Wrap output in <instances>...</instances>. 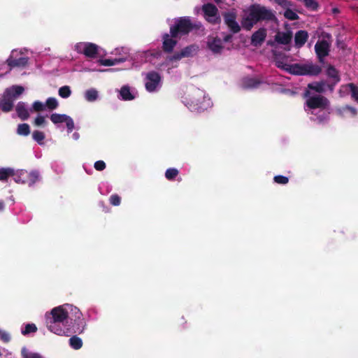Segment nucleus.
Segmentation results:
<instances>
[{
    "mask_svg": "<svg viewBox=\"0 0 358 358\" xmlns=\"http://www.w3.org/2000/svg\"><path fill=\"white\" fill-rule=\"evenodd\" d=\"M100 205H101V206H104V202H103V201H101V202H100Z\"/></svg>",
    "mask_w": 358,
    "mask_h": 358,
    "instance_id": "59",
    "label": "nucleus"
},
{
    "mask_svg": "<svg viewBox=\"0 0 358 358\" xmlns=\"http://www.w3.org/2000/svg\"><path fill=\"white\" fill-rule=\"evenodd\" d=\"M309 94H310V92L307 90V91L305 92V96H308Z\"/></svg>",
    "mask_w": 358,
    "mask_h": 358,
    "instance_id": "58",
    "label": "nucleus"
},
{
    "mask_svg": "<svg viewBox=\"0 0 358 358\" xmlns=\"http://www.w3.org/2000/svg\"><path fill=\"white\" fill-rule=\"evenodd\" d=\"M326 74L336 83L341 81V77L338 71L331 64H329L326 69Z\"/></svg>",
    "mask_w": 358,
    "mask_h": 358,
    "instance_id": "24",
    "label": "nucleus"
},
{
    "mask_svg": "<svg viewBox=\"0 0 358 358\" xmlns=\"http://www.w3.org/2000/svg\"><path fill=\"white\" fill-rule=\"evenodd\" d=\"M232 39V35L231 34H227L224 36L223 41L225 43L230 42Z\"/></svg>",
    "mask_w": 358,
    "mask_h": 358,
    "instance_id": "53",
    "label": "nucleus"
},
{
    "mask_svg": "<svg viewBox=\"0 0 358 358\" xmlns=\"http://www.w3.org/2000/svg\"><path fill=\"white\" fill-rule=\"evenodd\" d=\"M184 101L187 107L193 112L201 113L207 108L205 92L199 88H193Z\"/></svg>",
    "mask_w": 358,
    "mask_h": 358,
    "instance_id": "4",
    "label": "nucleus"
},
{
    "mask_svg": "<svg viewBox=\"0 0 358 358\" xmlns=\"http://www.w3.org/2000/svg\"><path fill=\"white\" fill-rule=\"evenodd\" d=\"M15 176V171L11 168L0 169V180L6 181L10 176Z\"/></svg>",
    "mask_w": 358,
    "mask_h": 358,
    "instance_id": "29",
    "label": "nucleus"
},
{
    "mask_svg": "<svg viewBox=\"0 0 358 358\" xmlns=\"http://www.w3.org/2000/svg\"><path fill=\"white\" fill-rule=\"evenodd\" d=\"M110 203L113 206H117L121 203V197L117 194H112L109 198Z\"/></svg>",
    "mask_w": 358,
    "mask_h": 358,
    "instance_id": "42",
    "label": "nucleus"
},
{
    "mask_svg": "<svg viewBox=\"0 0 358 358\" xmlns=\"http://www.w3.org/2000/svg\"><path fill=\"white\" fill-rule=\"evenodd\" d=\"M332 11L334 13H336L339 12V10L337 8H333Z\"/></svg>",
    "mask_w": 358,
    "mask_h": 358,
    "instance_id": "56",
    "label": "nucleus"
},
{
    "mask_svg": "<svg viewBox=\"0 0 358 358\" xmlns=\"http://www.w3.org/2000/svg\"><path fill=\"white\" fill-rule=\"evenodd\" d=\"M322 72V67L317 64H305L304 76H316Z\"/></svg>",
    "mask_w": 358,
    "mask_h": 358,
    "instance_id": "21",
    "label": "nucleus"
},
{
    "mask_svg": "<svg viewBox=\"0 0 358 358\" xmlns=\"http://www.w3.org/2000/svg\"><path fill=\"white\" fill-rule=\"evenodd\" d=\"M292 34L290 32H278L275 36V41L282 45H288L292 41Z\"/></svg>",
    "mask_w": 358,
    "mask_h": 358,
    "instance_id": "22",
    "label": "nucleus"
},
{
    "mask_svg": "<svg viewBox=\"0 0 358 358\" xmlns=\"http://www.w3.org/2000/svg\"><path fill=\"white\" fill-rule=\"evenodd\" d=\"M94 169L96 171H103V170H104L106 169V163L103 161L99 160V161H96L94 163Z\"/></svg>",
    "mask_w": 358,
    "mask_h": 358,
    "instance_id": "47",
    "label": "nucleus"
},
{
    "mask_svg": "<svg viewBox=\"0 0 358 358\" xmlns=\"http://www.w3.org/2000/svg\"><path fill=\"white\" fill-rule=\"evenodd\" d=\"M17 134L20 136H27L30 134V127L27 123L20 124L17 126Z\"/></svg>",
    "mask_w": 358,
    "mask_h": 358,
    "instance_id": "31",
    "label": "nucleus"
},
{
    "mask_svg": "<svg viewBox=\"0 0 358 358\" xmlns=\"http://www.w3.org/2000/svg\"><path fill=\"white\" fill-rule=\"evenodd\" d=\"M179 171L176 168H169L165 172V177L169 180H173L178 175Z\"/></svg>",
    "mask_w": 358,
    "mask_h": 358,
    "instance_id": "35",
    "label": "nucleus"
},
{
    "mask_svg": "<svg viewBox=\"0 0 358 358\" xmlns=\"http://www.w3.org/2000/svg\"><path fill=\"white\" fill-rule=\"evenodd\" d=\"M201 9L203 17L207 22L214 25L219 24L221 22L218 8L213 3H204Z\"/></svg>",
    "mask_w": 358,
    "mask_h": 358,
    "instance_id": "7",
    "label": "nucleus"
},
{
    "mask_svg": "<svg viewBox=\"0 0 358 358\" xmlns=\"http://www.w3.org/2000/svg\"><path fill=\"white\" fill-rule=\"evenodd\" d=\"M145 89L149 92L156 90L157 86L161 82L162 77L159 73L152 71L146 74Z\"/></svg>",
    "mask_w": 358,
    "mask_h": 358,
    "instance_id": "12",
    "label": "nucleus"
},
{
    "mask_svg": "<svg viewBox=\"0 0 358 358\" xmlns=\"http://www.w3.org/2000/svg\"><path fill=\"white\" fill-rule=\"evenodd\" d=\"M275 2L280 6L282 8H285L287 10V8H289L292 6V3L291 1L288 0H274Z\"/></svg>",
    "mask_w": 358,
    "mask_h": 358,
    "instance_id": "45",
    "label": "nucleus"
},
{
    "mask_svg": "<svg viewBox=\"0 0 358 358\" xmlns=\"http://www.w3.org/2000/svg\"><path fill=\"white\" fill-rule=\"evenodd\" d=\"M203 29L202 23L198 20L192 21L189 16L175 19L174 24L170 27L171 36L180 38L188 35L192 31Z\"/></svg>",
    "mask_w": 358,
    "mask_h": 358,
    "instance_id": "3",
    "label": "nucleus"
},
{
    "mask_svg": "<svg viewBox=\"0 0 358 358\" xmlns=\"http://www.w3.org/2000/svg\"><path fill=\"white\" fill-rule=\"evenodd\" d=\"M45 104L39 101H36L32 104V109L36 112H40L45 110Z\"/></svg>",
    "mask_w": 358,
    "mask_h": 358,
    "instance_id": "44",
    "label": "nucleus"
},
{
    "mask_svg": "<svg viewBox=\"0 0 358 358\" xmlns=\"http://www.w3.org/2000/svg\"><path fill=\"white\" fill-rule=\"evenodd\" d=\"M177 38H173L171 36V33H165L162 35V50L165 53L173 52L175 47L178 43Z\"/></svg>",
    "mask_w": 358,
    "mask_h": 358,
    "instance_id": "15",
    "label": "nucleus"
},
{
    "mask_svg": "<svg viewBox=\"0 0 358 358\" xmlns=\"http://www.w3.org/2000/svg\"><path fill=\"white\" fill-rule=\"evenodd\" d=\"M207 47L214 53L219 54L221 53L222 50L224 48L222 45V41L218 37H213L212 38H209L207 42Z\"/></svg>",
    "mask_w": 358,
    "mask_h": 358,
    "instance_id": "18",
    "label": "nucleus"
},
{
    "mask_svg": "<svg viewBox=\"0 0 358 358\" xmlns=\"http://www.w3.org/2000/svg\"><path fill=\"white\" fill-rule=\"evenodd\" d=\"M45 122V117L41 115H38L34 120V124L36 126H41Z\"/></svg>",
    "mask_w": 358,
    "mask_h": 358,
    "instance_id": "49",
    "label": "nucleus"
},
{
    "mask_svg": "<svg viewBox=\"0 0 358 358\" xmlns=\"http://www.w3.org/2000/svg\"><path fill=\"white\" fill-rule=\"evenodd\" d=\"M22 354L23 358H42L38 353L25 352L24 350L22 351Z\"/></svg>",
    "mask_w": 358,
    "mask_h": 358,
    "instance_id": "48",
    "label": "nucleus"
},
{
    "mask_svg": "<svg viewBox=\"0 0 358 358\" xmlns=\"http://www.w3.org/2000/svg\"><path fill=\"white\" fill-rule=\"evenodd\" d=\"M15 110L18 117L21 120L24 121L29 117V113L24 102H18L16 106Z\"/></svg>",
    "mask_w": 358,
    "mask_h": 358,
    "instance_id": "19",
    "label": "nucleus"
},
{
    "mask_svg": "<svg viewBox=\"0 0 358 358\" xmlns=\"http://www.w3.org/2000/svg\"><path fill=\"white\" fill-rule=\"evenodd\" d=\"M73 136V137H74L76 139H77V138H78V134H77V133H74Z\"/></svg>",
    "mask_w": 358,
    "mask_h": 358,
    "instance_id": "57",
    "label": "nucleus"
},
{
    "mask_svg": "<svg viewBox=\"0 0 358 358\" xmlns=\"http://www.w3.org/2000/svg\"><path fill=\"white\" fill-rule=\"evenodd\" d=\"M85 98L88 101H94L98 98V92L93 88L87 90L85 93Z\"/></svg>",
    "mask_w": 358,
    "mask_h": 358,
    "instance_id": "32",
    "label": "nucleus"
},
{
    "mask_svg": "<svg viewBox=\"0 0 358 358\" xmlns=\"http://www.w3.org/2000/svg\"><path fill=\"white\" fill-rule=\"evenodd\" d=\"M266 37V29L265 28H259L255 31L251 36V44L254 46L261 45L265 41Z\"/></svg>",
    "mask_w": 358,
    "mask_h": 358,
    "instance_id": "16",
    "label": "nucleus"
},
{
    "mask_svg": "<svg viewBox=\"0 0 358 358\" xmlns=\"http://www.w3.org/2000/svg\"><path fill=\"white\" fill-rule=\"evenodd\" d=\"M277 22L278 19L271 9L261 4L254 3L248 8V15L241 20L244 29L250 31L259 22Z\"/></svg>",
    "mask_w": 358,
    "mask_h": 358,
    "instance_id": "1",
    "label": "nucleus"
},
{
    "mask_svg": "<svg viewBox=\"0 0 358 358\" xmlns=\"http://www.w3.org/2000/svg\"><path fill=\"white\" fill-rule=\"evenodd\" d=\"M69 345L74 350H79L83 346V341L77 336H73L69 339Z\"/></svg>",
    "mask_w": 358,
    "mask_h": 358,
    "instance_id": "30",
    "label": "nucleus"
},
{
    "mask_svg": "<svg viewBox=\"0 0 358 358\" xmlns=\"http://www.w3.org/2000/svg\"><path fill=\"white\" fill-rule=\"evenodd\" d=\"M37 331V327L35 324H27L25 325L24 329L22 330V334L24 336L31 333H35Z\"/></svg>",
    "mask_w": 358,
    "mask_h": 358,
    "instance_id": "39",
    "label": "nucleus"
},
{
    "mask_svg": "<svg viewBox=\"0 0 358 358\" xmlns=\"http://www.w3.org/2000/svg\"><path fill=\"white\" fill-rule=\"evenodd\" d=\"M75 50L83 54L86 57L94 59L98 55L99 46L92 43H78L75 45Z\"/></svg>",
    "mask_w": 358,
    "mask_h": 358,
    "instance_id": "9",
    "label": "nucleus"
},
{
    "mask_svg": "<svg viewBox=\"0 0 358 358\" xmlns=\"http://www.w3.org/2000/svg\"><path fill=\"white\" fill-rule=\"evenodd\" d=\"M24 91V88L20 85H13L6 88L0 97V108L3 112L11 111L14 106V101L17 99Z\"/></svg>",
    "mask_w": 358,
    "mask_h": 358,
    "instance_id": "5",
    "label": "nucleus"
},
{
    "mask_svg": "<svg viewBox=\"0 0 358 358\" xmlns=\"http://www.w3.org/2000/svg\"><path fill=\"white\" fill-rule=\"evenodd\" d=\"M120 94L124 101H131L135 98L130 92V87L127 85H124L121 87Z\"/></svg>",
    "mask_w": 358,
    "mask_h": 358,
    "instance_id": "27",
    "label": "nucleus"
},
{
    "mask_svg": "<svg viewBox=\"0 0 358 358\" xmlns=\"http://www.w3.org/2000/svg\"><path fill=\"white\" fill-rule=\"evenodd\" d=\"M66 115L65 114L52 113L50 118L54 124H59L64 122Z\"/></svg>",
    "mask_w": 358,
    "mask_h": 358,
    "instance_id": "33",
    "label": "nucleus"
},
{
    "mask_svg": "<svg viewBox=\"0 0 358 358\" xmlns=\"http://www.w3.org/2000/svg\"><path fill=\"white\" fill-rule=\"evenodd\" d=\"M308 34L306 31L300 30L296 31L294 36L295 46L296 48H301L307 41Z\"/></svg>",
    "mask_w": 358,
    "mask_h": 358,
    "instance_id": "20",
    "label": "nucleus"
},
{
    "mask_svg": "<svg viewBox=\"0 0 358 358\" xmlns=\"http://www.w3.org/2000/svg\"><path fill=\"white\" fill-rule=\"evenodd\" d=\"M58 93L62 98L66 99L71 96V90L69 86L64 85L59 89Z\"/></svg>",
    "mask_w": 358,
    "mask_h": 358,
    "instance_id": "36",
    "label": "nucleus"
},
{
    "mask_svg": "<svg viewBox=\"0 0 358 358\" xmlns=\"http://www.w3.org/2000/svg\"><path fill=\"white\" fill-rule=\"evenodd\" d=\"M284 16L289 20H296L299 19V15L290 8L285 10Z\"/></svg>",
    "mask_w": 358,
    "mask_h": 358,
    "instance_id": "40",
    "label": "nucleus"
},
{
    "mask_svg": "<svg viewBox=\"0 0 358 358\" xmlns=\"http://www.w3.org/2000/svg\"><path fill=\"white\" fill-rule=\"evenodd\" d=\"M0 338L5 343H8L10 339V336L7 333L2 331L1 332Z\"/></svg>",
    "mask_w": 358,
    "mask_h": 358,
    "instance_id": "51",
    "label": "nucleus"
},
{
    "mask_svg": "<svg viewBox=\"0 0 358 358\" xmlns=\"http://www.w3.org/2000/svg\"><path fill=\"white\" fill-rule=\"evenodd\" d=\"M4 208V203L2 201H0V211Z\"/></svg>",
    "mask_w": 358,
    "mask_h": 358,
    "instance_id": "54",
    "label": "nucleus"
},
{
    "mask_svg": "<svg viewBox=\"0 0 358 358\" xmlns=\"http://www.w3.org/2000/svg\"><path fill=\"white\" fill-rule=\"evenodd\" d=\"M275 182L280 185H285L289 182V178L286 176L278 175L273 178Z\"/></svg>",
    "mask_w": 358,
    "mask_h": 358,
    "instance_id": "43",
    "label": "nucleus"
},
{
    "mask_svg": "<svg viewBox=\"0 0 358 358\" xmlns=\"http://www.w3.org/2000/svg\"><path fill=\"white\" fill-rule=\"evenodd\" d=\"M217 3H219L220 0H215Z\"/></svg>",
    "mask_w": 358,
    "mask_h": 358,
    "instance_id": "60",
    "label": "nucleus"
},
{
    "mask_svg": "<svg viewBox=\"0 0 358 358\" xmlns=\"http://www.w3.org/2000/svg\"><path fill=\"white\" fill-rule=\"evenodd\" d=\"M303 3L306 8L312 10H317L319 7L316 0H303Z\"/></svg>",
    "mask_w": 358,
    "mask_h": 358,
    "instance_id": "41",
    "label": "nucleus"
},
{
    "mask_svg": "<svg viewBox=\"0 0 358 358\" xmlns=\"http://www.w3.org/2000/svg\"><path fill=\"white\" fill-rule=\"evenodd\" d=\"M222 15L225 24L228 27L232 33L237 34L241 31V26L236 22V13L224 12Z\"/></svg>",
    "mask_w": 358,
    "mask_h": 358,
    "instance_id": "13",
    "label": "nucleus"
},
{
    "mask_svg": "<svg viewBox=\"0 0 358 358\" xmlns=\"http://www.w3.org/2000/svg\"><path fill=\"white\" fill-rule=\"evenodd\" d=\"M199 50L196 44L189 45L180 51L175 52L172 55L166 57V61L169 62H178L185 57H192L196 55Z\"/></svg>",
    "mask_w": 358,
    "mask_h": 358,
    "instance_id": "6",
    "label": "nucleus"
},
{
    "mask_svg": "<svg viewBox=\"0 0 358 358\" xmlns=\"http://www.w3.org/2000/svg\"><path fill=\"white\" fill-rule=\"evenodd\" d=\"M347 87L350 90L351 97L358 102V87L352 83H348Z\"/></svg>",
    "mask_w": 358,
    "mask_h": 358,
    "instance_id": "38",
    "label": "nucleus"
},
{
    "mask_svg": "<svg viewBox=\"0 0 358 358\" xmlns=\"http://www.w3.org/2000/svg\"><path fill=\"white\" fill-rule=\"evenodd\" d=\"M68 317V312L62 306L55 307L45 315L46 326L54 334L62 335L65 333L64 327L67 323Z\"/></svg>",
    "mask_w": 358,
    "mask_h": 358,
    "instance_id": "2",
    "label": "nucleus"
},
{
    "mask_svg": "<svg viewBox=\"0 0 358 358\" xmlns=\"http://www.w3.org/2000/svg\"><path fill=\"white\" fill-rule=\"evenodd\" d=\"M263 83V81L260 78H252V77H244L242 79V87L245 90L256 89Z\"/></svg>",
    "mask_w": 358,
    "mask_h": 358,
    "instance_id": "17",
    "label": "nucleus"
},
{
    "mask_svg": "<svg viewBox=\"0 0 358 358\" xmlns=\"http://www.w3.org/2000/svg\"><path fill=\"white\" fill-rule=\"evenodd\" d=\"M276 66L278 67V68H280L288 72V68H289V66L291 65L289 64H283V62H276Z\"/></svg>",
    "mask_w": 358,
    "mask_h": 358,
    "instance_id": "50",
    "label": "nucleus"
},
{
    "mask_svg": "<svg viewBox=\"0 0 358 358\" xmlns=\"http://www.w3.org/2000/svg\"><path fill=\"white\" fill-rule=\"evenodd\" d=\"M337 114L341 117L344 116L345 112H349L352 117H355L357 115V110L356 108L349 105H345L341 108L336 110Z\"/></svg>",
    "mask_w": 358,
    "mask_h": 358,
    "instance_id": "28",
    "label": "nucleus"
},
{
    "mask_svg": "<svg viewBox=\"0 0 358 358\" xmlns=\"http://www.w3.org/2000/svg\"><path fill=\"white\" fill-rule=\"evenodd\" d=\"M17 53V50H13L6 61V63L10 67V70L15 67H24L28 64L29 58L27 57L16 58L15 55Z\"/></svg>",
    "mask_w": 358,
    "mask_h": 358,
    "instance_id": "14",
    "label": "nucleus"
},
{
    "mask_svg": "<svg viewBox=\"0 0 358 358\" xmlns=\"http://www.w3.org/2000/svg\"><path fill=\"white\" fill-rule=\"evenodd\" d=\"M317 119L319 120L320 122H322L324 120V117L322 116H318Z\"/></svg>",
    "mask_w": 358,
    "mask_h": 358,
    "instance_id": "55",
    "label": "nucleus"
},
{
    "mask_svg": "<svg viewBox=\"0 0 358 358\" xmlns=\"http://www.w3.org/2000/svg\"><path fill=\"white\" fill-rule=\"evenodd\" d=\"M315 52L320 64L324 63V58L329 55L330 44L324 39L319 40L315 45Z\"/></svg>",
    "mask_w": 358,
    "mask_h": 358,
    "instance_id": "11",
    "label": "nucleus"
},
{
    "mask_svg": "<svg viewBox=\"0 0 358 358\" xmlns=\"http://www.w3.org/2000/svg\"><path fill=\"white\" fill-rule=\"evenodd\" d=\"M306 104L310 109H326L330 105L329 99L322 95L310 96L306 101Z\"/></svg>",
    "mask_w": 358,
    "mask_h": 358,
    "instance_id": "10",
    "label": "nucleus"
},
{
    "mask_svg": "<svg viewBox=\"0 0 358 358\" xmlns=\"http://www.w3.org/2000/svg\"><path fill=\"white\" fill-rule=\"evenodd\" d=\"M326 81L313 82L308 84V88L317 93H323L325 91Z\"/></svg>",
    "mask_w": 358,
    "mask_h": 358,
    "instance_id": "26",
    "label": "nucleus"
},
{
    "mask_svg": "<svg viewBox=\"0 0 358 358\" xmlns=\"http://www.w3.org/2000/svg\"><path fill=\"white\" fill-rule=\"evenodd\" d=\"M14 180L17 183L27 184L31 186L34 185L39 178V173L36 171L28 172L21 170L17 173H15Z\"/></svg>",
    "mask_w": 358,
    "mask_h": 358,
    "instance_id": "8",
    "label": "nucleus"
},
{
    "mask_svg": "<svg viewBox=\"0 0 358 358\" xmlns=\"http://www.w3.org/2000/svg\"><path fill=\"white\" fill-rule=\"evenodd\" d=\"M64 122L66 124L68 131L71 132L74 129V122L73 119L71 117L66 115Z\"/></svg>",
    "mask_w": 358,
    "mask_h": 358,
    "instance_id": "46",
    "label": "nucleus"
},
{
    "mask_svg": "<svg viewBox=\"0 0 358 358\" xmlns=\"http://www.w3.org/2000/svg\"><path fill=\"white\" fill-rule=\"evenodd\" d=\"M128 59V56L115 58V59H101L99 63L104 66H111L120 63H122Z\"/></svg>",
    "mask_w": 358,
    "mask_h": 358,
    "instance_id": "23",
    "label": "nucleus"
},
{
    "mask_svg": "<svg viewBox=\"0 0 358 358\" xmlns=\"http://www.w3.org/2000/svg\"><path fill=\"white\" fill-rule=\"evenodd\" d=\"M288 72L292 75L304 76L305 64H294L288 68Z\"/></svg>",
    "mask_w": 358,
    "mask_h": 358,
    "instance_id": "25",
    "label": "nucleus"
},
{
    "mask_svg": "<svg viewBox=\"0 0 358 358\" xmlns=\"http://www.w3.org/2000/svg\"><path fill=\"white\" fill-rule=\"evenodd\" d=\"M32 137L39 145L43 144V141L45 138V134L41 131H34L32 134Z\"/></svg>",
    "mask_w": 358,
    "mask_h": 358,
    "instance_id": "34",
    "label": "nucleus"
},
{
    "mask_svg": "<svg viewBox=\"0 0 358 358\" xmlns=\"http://www.w3.org/2000/svg\"><path fill=\"white\" fill-rule=\"evenodd\" d=\"M337 83H336V81L333 80V82H332V83H329V84H327V83H326V86L327 87L328 90H329L331 92H334V87H335V86H336V85Z\"/></svg>",
    "mask_w": 358,
    "mask_h": 358,
    "instance_id": "52",
    "label": "nucleus"
},
{
    "mask_svg": "<svg viewBox=\"0 0 358 358\" xmlns=\"http://www.w3.org/2000/svg\"><path fill=\"white\" fill-rule=\"evenodd\" d=\"M45 106L50 110L56 109L58 106L57 100L54 97H49L45 101Z\"/></svg>",
    "mask_w": 358,
    "mask_h": 358,
    "instance_id": "37",
    "label": "nucleus"
}]
</instances>
